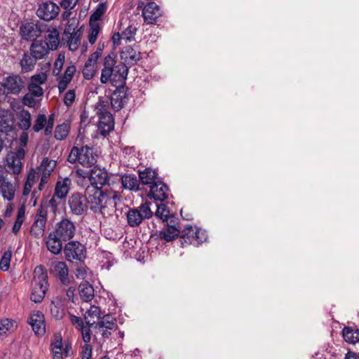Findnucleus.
Returning a JSON list of instances; mask_svg holds the SVG:
<instances>
[{
  "label": "nucleus",
  "mask_w": 359,
  "mask_h": 359,
  "mask_svg": "<svg viewBox=\"0 0 359 359\" xmlns=\"http://www.w3.org/2000/svg\"><path fill=\"white\" fill-rule=\"evenodd\" d=\"M0 85L4 88V94L18 95L25 87V81L19 74H11L3 79Z\"/></svg>",
  "instance_id": "nucleus-7"
},
{
  "label": "nucleus",
  "mask_w": 359,
  "mask_h": 359,
  "mask_svg": "<svg viewBox=\"0 0 359 359\" xmlns=\"http://www.w3.org/2000/svg\"><path fill=\"white\" fill-rule=\"evenodd\" d=\"M180 229L177 228H165L164 230L160 231L158 235V238L164 240L166 242H171L177 237H180Z\"/></svg>",
  "instance_id": "nucleus-33"
},
{
  "label": "nucleus",
  "mask_w": 359,
  "mask_h": 359,
  "mask_svg": "<svg viewBox=\"0 0 359 359\" xmlns=\"http://www.w3.org/2000/svg\"><path fill=\"white\" fill-rule=\"evenodd\" d=\"M28 90L31 95L35 97H41L43 94V88L40 86L29 83Z\"/></svg>",
  "instance_id": "nucleus-58"
},
{
  "label": "nucleus",
  "mask_w": 359,
  "mask_h": 359,
  "mask_svg": "<svg viewBox=\"0 0 359 359\" xmlns=\"http://www.w3.org/2000/svg\"><path fill=\"white\" fill-rule=\"evenodd\" d=\"M68 204L71 212L75 215L86 214L89 206L87 195L84 196L80 193L73 194L69 198Z\"/></svg>",
  "instance_id": "nucleus-8"
},
{
  "label": "nucleus",
  "mask_w": 359,
  "mask_h": 359,
  "mask_svg": "<svg viewBox=\"0 0 359 359\" xmlns=\"http://www.w3.org/2000/svg\"><path fill=\"white\" fill-rule=\"evenodd\" d=\"M37 60L28 52H25L20 61L22 73H27L35 68Z\"/></svg>",
  "instance_id": "nucleus-26"
},
{
  "label": "nucleus",
  "mask_w": 359,
  "mask_h": 359,
  "mask_svg": "<svg viewBox=\"0 0 359 359\" xmlns=\"http://www.w3.org/2000/svg\"><path fill=\"white\" fill-rule=\"evenodd\" d=\"M25 217V208L24 206L20 207L18 210L17 218L15 221L13 226L12 228V232L14 234H18L20 231L22 224L24 222Z\"/></svg>",
  "instance_id": "nucleus-39"
},
{
  "label": "nucleus",
  "mask_w": 359,
  "mask_h": 359,
  "mask_svg": "<svg viewBox=\"0 0 359 359\" xmlns=\"http://www.w3.org/2000/svg\"><path fill=\"white\" fill-rule=\"evenodd\" d=\"M86 194L88 197L89 208L94 213L104 214L108 209H116L117 201H120L118 193L108 189H91L87 187Z\"/></svg>",
  "instance_id": "nucleus-1"
},
{
  "label": "nucleus",
  "mask_w": 359,
  "mask_h": 359,
  "mask_svg": "<svg viewBox=\"0 0 359 359\" xmlns=\"http://www.w3.org/2000/svg\"><path fill=\"white\" fill-rule=\"evenodd\" d=\"M46 122H47L46 116L43 114H39L37 116L36 119L33 126L34 131L38 133L40 130H41L43 128L46 127Z\"/></svg>",
  "instance_id": "nucleus-48"
},
{
  "label": "nucleus",
  "mask_w": 359,
  "mask_h": 359,
  "mask_svg": "<svg viewBox=\"0 0 359 359\" xmlns=\"http://www.w3.org/2000/svg\"><path fill=\"white\" fill-rule=\"evenodd\" d=\"M55 166V161L50 160L48 158H44L41 165L38 167L39 173L50 177L51 172L54 170Z\"/></svg>",
  "instance_id": "nucleus-35"
},
{
  "label": "nucleus",
  "mask_w": 359,
  "mask_h": 359,
  "mask_svg": "<svg viewBox=\"0 0 359 359\" xmlns=\"http://www.w3.org/2000/svg\"><path fill=\"white\" fill-rule=\"evenodd\" d=\"M100 312L101 311L100 307L96 306H91L84 315V318L87 325H89V327H92L95 323V321L91 322V320L88 319L89 318L97 317V319L100 320L101 318Z\"/></svg>",
  "instance_id": "nucleus-37"
},
{
  "label": "nucleus",
  "mask_w": 359,
  "mask_h": 359,
  "mask_svg": "<svg viewBox=\"0 0 359 359\" xmlns=\"http://www.w3.org/2000/svg\"><path fill=\"white\" fill-rule=\"evenodd\" d=\"M65 259L70 262H83L86 257V247L79 241H69L64 247Z\"/></svg>",
  "instance_id": "nucleus-3"
},
{
  "label": "nucleus",
  "mask_w": 359,
  "mask_h": 359,
  "mask_svg": "<svg viewBox=\"0 0 359 359\" xmlns=\"http://www.w3.org/2000/svg\"><path fill=\"white\" fill-rule=\"evenodd\" d=\"M169 188L166 184L161 180L156 181L150 186L148 197L155 201H164L168 198Z\"/></svg>",
  "instance_id": "nucleus-13"
},
{
  "label": "nucleus",
  "mask_w": 359,
  "mask_h": 359,
  "mask_svg": "<svg viewBox=\"0 0 359 359\" xmlns=\"http://www.w3.org/2000/svg\"><path fill=\"white\" fill-rule=\"evenodd\" d=\"M149 203L145 202L138 208H130L126 212L127 223L130 227L140 226L144 219L152 217L154 213L149 207Z\"/></svg>",
  "instance_id": "nucleus-2"
},
{
  "label": "nucleus",
  "mask_w": 359,
  "mask_h": 359,
  "mask_svg": "<svg viewBox=\"0 0 359 359\" xmlns=\"http://www.w3.org/2000/svg\"><path fill=\"white\" fill-rule=\"evenodd\" d=\"M137 31V29L134 26H128L123 32V35L126 36L127 40L130 39L134 36Z\"/></svg>",
  "instance_id": "nucleus-64"
},
{
  "label": "nucleus",
  "mask_w": 359,
  "mask_h": 359,
  "mask_svg": "<svg viewBox=\"0 0 359 359\" xmlns=\"http://www.w3.org/2000/svg\"><path fill=\"white\" fill-rule=\"evenodd\" d=\"M48 44L46 41L34 40L30 46V54L37 60L44 57L48 53Z\"/></svg>",
  "instance_id": "nucleus-20"
},
{
  "label": "nucleus",
  "mask_w": 359,
  "mask_h": 359,
  "mask_svg": "<svg viewBox=\"0 0 359 359\" xmlns=\"http://www.w3.org/2000/svg\"><path fill=\"white\" fill-rule=\"evenodd\" d=\"M100 108L97 111L99 116L98 130L102 136L108 135L114 130V120L111 114L105 109L103 101L99 102Z\"/></svg>",
  "instance_id": "nucleus-4"
},
{
  "label": "nucleus",
  "mask_w": 359,
  "mask_h": 359,
  "mask_svg": "<svg viewBox=\"0 0 359 359\" xmlns=\"http://www.w3.org/2000/svg\"><path fill=\"white\" fill-rule=\"evenodd\" d=\"M116 55L111 53L107 55L103 62L104 68L102 70L100 81L102 83H107L111 76H113L114 69L116 65Z\"/></svg>",
  "instance_id": "nucleus-17"
},
{
  "label": "nucleus",
  "mask_w": 359,
  "mask_h": 359,
  "mask_svg": "<svg viewBox=\"0 0 359 359\" xmlns=\"http://www.w3.org/2000/svg\"><path fill=\"white\" fill-rule=\"evenodd\" d=\"M78 266L75 270V276L78 279H85L87 276V266L83 262H79Z\"/></svg>",
  "instance_id": "nucleus-49"
},
{
  "label": "nucleus",
  "mask_w": 359,
  "mask_h": 359,
  "mask_svg": "<svg viewBox=\"0 0 359 359\" xmlns=\"http://www.w3.org/2000/svg\"><path fill=\"white\" fill-rule=\"evenodd\" d=\"M29 323L37 336H43L46 332L45 318L42 312L37 311L30 315Z\"/></svg>",
  "instance_id": "nucleus-19"
},
{
  "label": "nucleus",
  "mask_w": 359,
  "mask_h": 359,
  "mask_svg": "<svg viewBox=\"0 0 359 359\" xmlns=\"http://www.w3.org/2000/svg\"><path fill=\"white\" fill-rule=\"evenodd\" d=\"M344 340L349 344H355L359 341V330L352 327H344L342 330Z\"/></svg>",
  "instance_id": "nucleus-31"
},
{
  "label": "nucleus",
  "mask_w": 359,
  "mask_h": 359,
  "mask_svg": "<svg viewBox=\"0 0 359 359\" xmlns=\"http://www.w3.org/2000/svg\"><path fill=\"white\" fill-rule=\"evenodd\" d=\"M62 241V238L51 231L46 238L47 249L53 255H59L63 248Z\"/></svg>",
  "instance_id": "nucleus-22"
},
{
  "label": "nucleus",
  "mask_w": 359,
  "mask_h": 359,
  "mask_svg": "<svg viewBox=\"0 0 359 359\" xmlns=\"http://www.w3.org/2000/svg\"><path fill=\"white\" fill-rule=\"evenodd\" d=\"M196 238V243H194L195 246H197L203 242L206 241L208 239V235L205 231L202 230L201 229H196V233L194 236Z\"/></svg>",
  "instance_id": "nucleus-52"
},
{
  "label": "nucleus",
  "mask_w": 359,
  "mask_h": 359,
  "mask_svg": "<svg viewBox=\"0 0 359 359\" xmlns=\"http://www.w3.org/2000/svg\"><path fill=\"white\" fill-rule=\"evenodd\" d=\"M13 321L6 318L0 321V337L6 334L13 327Z\"/></svg>",
  "instance_id": "nucleus-54"
},
{
  "label": "nucleus",
  "mask_w": 359,
  "mask_h": 359,
  "mask_svg": "<svg viewBox=\"0 0 359 359\" xmlns=\"http://www.w3.org/2000/svg\"><path fill=\"white\" fill-rule=\"evenodd\" d=\"M157 172L150 168H145L143 171H139V182L143 185H153V183L158 180Z\"/></svg>",
  "instance_id": "nucleus-24"
},
{
  "label": "nucleus",
  "mask_w": 359,
  "mask_h": 359,
  "mask_svg": "<svg viewBox=\"0 0 359 359\" xmlns=\"http://www.w3.org/2000/svg\"><path fill=\"white\" fill-rule=\"evenodd\" d=\"M42 32L41 23L38 21H26L20 27V35L23 40L30 41L40 36Z\"/></svg>",
  "instance_id": "nucleus-10"
},
{
  "label": "nucleus",
  "mask_w": 359,
  "mask_h": 359,
  "mask_svg": "<svg viewBox=\"0 0 359 359\" xmlns=\"http://www.w3.org/2000/svg\"><path fill=\"white\" fill-rule=\"evenodd\" d=\"M76 229V226L73 222L67 218H63L55 224L53 231L64 242H67L74 238Z\"/></svg>",
  "instance_id": "nucleus-6"
},
{
  "label": "nucleus",
  "mask_w": 359,
  "mask_h": 359,
  "mask_svg": "<svg viewBox=\"0 0 359 359\" xmlns=\"http://www.w3.org/2000/svg\"><path fill=\"white\" fill-rule=\"evenodd\" d=\"M81 32L80 29H78L76 32H73V33L69 36H66L70 50L75 51L78 49L81 40Z\"/></svg>",
  "instance_id": "nucleus-36"
},
{
  "label": "nucleus",
  "mask_w": 359,
  "mask_h": 359,
  "mask_svg": "<svg viewBox=\"0 0 359 359\" xmlns=\"http://www.w3.org/2000/svg\"><path fill=\"white\" fill-rule=\"evenodd\" d=\"M197 228L193 227L191 225H187L182 231H180V238L181 245L186 244L194 245L196 243L195 235L196 233Z\"/></svg>",
  "instance_id": "nucleus-25"
},
{
  "label": "nucleus",
  "mask_w": 359,
  "mask_h": 359,
  "mask_svg": "<svg viewBox=\"0 0 359 359\" xmlns=\"http://www.w3.org/2000/svg\"><path fill=\"white\" fill-rule=\"evenodd\" d=\"M46 293H43V292H41L39 290H37V288H34L30 295V299L35 302V303H39L41 302L44 297Z\"/></svg>",
  "instance_id": "nucleus-56"
},
{
  "label": "nucleus",
  "mask_w": 359,
  "mask_h": 359,
  "mask_svg": "<svg viewBox=\"0 0 359 359\" xmlns=\"http://www.w3.org/2000/svg\"><path fill=\"white\" fill-rule=\"evenodd\" d=\"M50 310L51 315L56 319H62L65 315V309L59 304H55L54 302H51Z\"/></svg>",
  "instance_id": "nucleus-46"
},
{
  "label": "nucleus",
  "mask_w": 359,
  "mask_h": 359,
  "mask_svg": "<svg viewBox=\"0 0 359 359\" xmlns=\"http://www.w3.org/2000/svg\"><path fill=\"white\" fill-rule=\"evenodd\" d=\"M69 125L65 123L57 126L55 130V139L57 140H65L69 134Z\"/></svg>",
  "instance_id": "nucleus-40"
},
{
  "label": "nucleus",
  "mask_w": 359,
  "mask_h": 359,
  "mask_svg": "<svg viewBox=\"0 0 359 359\" xmlns=\"http://www.w3.org/2000/svg\"><path fill=\"white\" fill-rule=\"evenodd\" d=\"M97 327L100 328H106L107 330H116L118 327L116 319H111L110 321H98Z\"/></svg>",
  "instance_id": "nucleus-51"
},
{
  "label": "nucleus",
  "mask_w": 359,
  "mask_h": 359,
  "mask_svg": "<svg viewBox=\"0 0 359 359\" xmlns=\"http://www.w3.org/2000/svg\"><path fill=\"white\" fill-rule=\"evenodd\" d=\"M76 21V20H74L72 22H68L62 34L63 38L72 34L73 32H76L75 29L78 24V22Z\"/></svg>",
  "instance_id": "nucleus-59"
},
{
  "label": "nucleus",
  "mask_w": 359,
  "mask_h": 359,
  "mask_svg": "<svg viewBox=\"0 0 359 359\" xmlns=\"http://www.w3.org/2000/svg\"><path fill=\"white\" fill-rule=\"evenodd\" d=\"M15 119L14 113L8 109L0 108V132L1 134L5 133L4 136L7 135V133L13 130Z\"/></svg>",
  "instance_id": "nucleus-15"
},
{
  "label": "nucleus",
  "mask_w": 359,
  "mask_h": 359,
  "mask_svg": "<svg viewBox=\"0 0 359 359\" xmlns=\"http://www.w3.org/2000/svg\"><path fill=\"white\" fill-rule=\"evenodd\" d=\"M69 183L70 180L67 177L65 178L62 181H58L55 185L54 196L60 199L66 197L69 191L68 185Z\"/></svg>",
  "instance_id": "nucleus-32"
},
{
  "label": "nucleus",
  "mask_w": 359,
  "mask_h": 359,
  "mask_svg": "<svg viewBox=\"0 0 359 359\" xmlns=\"http://www.w3.org/2000/svg\"><path fill=\"white\" fill-rule=\"evenodd\" d=\"M121 57L124 58L125 62H127L130 65H133L140 60L141 56L139 51L128 46L122 52Z\"/></svg>",
  "instance_id": "nucleus-27"
},
{
  "label": "nucleus",
  "mask_w": 359,
  "mask_h": 359,
  "mask_svg": "<svg viewBox=\"0 0 359 359\" xmlns=\"http://www.w3.org/2000/svg\"><path fill=\"white\" fill-rule=\"evenodd\" d=\"M59 32L56 28H52L48 29V34L46 36L48 47L50 50H56L60 43Z\"/></svg>",
  "instance_id": "nucleus-34"
},
{
  "label": "nucleus",
  "mask_w": 359,
  "mask_h": 359,
  "mask_svg": "<svg viewBox=\"0 0 359 359\" xmlns=\"http://www.w3.org/2000/svg\"><path fill=\"white\" fill-rule=\"evenodd\" d=\"M69 319L71 323L79 330H83L84 327V323L81 317L76 316L74 315L70 314Z\"/></svg>",
  "instance_id": "nucleus-62"
},
{
  "label": "nucleus",
  "mask_w": 359,
  "mask_h": 359,
  "mask_svg": "<svg viewBox=\"0 0 359 359\" xmlns=\"http://www.w3.org/2000/svg\"><path fill=\"white\" fill-rule=\"evenodd\" d=\"M127 99L126 90L123 86L117 88L111 96V107L116 110H121Z\"/></svg>",
  "instance_id": "nucleus-21"
},
{
  "label": "nucleus",
  "mask_w": 359,
  "mask_h": 359,
  "mask_svg": "<svg viewBox=\"0 0 359 359\" xmlns=\"http://www.w3.org/2000/svg\"><path fill=\"white\" fill-rule=\"evenodd\" d=\"M156 207L157 209L154 213L155 216L164 222L165 219L170 215V211L167 205L164 203H160L157 205Z\"/></svg>",
  "instance_id": "nucleus-47"
},
{
  "label": "nucleus",
  "mask_w": 359,
  "mask_h": 359,
  "mask_svg": "<svg viewBox=\"0 0 359 359\" xmlns=\"http://www.w3.org/2000/svg\"><path fill=\"white\" fill-rule=\"evenodd\" d=\"M60 11V6L53 1H44L39 4L36 15L45 21L55 19Z\"/></svg>",
  "instance_id": "nucleus-11"
},
{
  "label": "nucleus",
  "mask_w": 359,
  "mask_h": 359,
  "mask_svg": "<svg viewBox=\"0 0 359 359\" xmlns=\"http://www.w3.org/2000/svg\"><path fill=\"white\" fill-rule=\"evenodd\" d=\"M107 9L106 3L98 4L95 11L90 15L89 23H100L98 21L102 18Z\"/></svg>",
  "instance_id": "nucleus-38"
},
{
  "label": "nucleus",
  "mask_w": 359,
  "mask_h": 359,
  "mask_svg": "<svg viewBox=\"0 0 359 359\" xmlns=\"http://www.w3.org/2000/svg\"><path fill=\"white\" fill-rule=\"evenodd\" d=\"M79 163L86 168H91L97 163V155L92 147L82 146L79 148Z\"/></svg>",
  "instance_id": "nucleus-18"
},
{
  "label": "nucleus",
  "mask_w": 359,
  "mask_h": 359,
  "mask_svg": "<svg viewBox=\"0 0 359 359\" xmlns=\"http://www.w3.org/2000/svg\"><path fill=\"white\" fill-rule=\"evenodd\" d=\"M177 220L178 219L175 215H170L166 219H165L164 222H166L167 228H177L180 229V226Z\"/></svg>",
  "instance_id": "nucleus-57"
},
{
  "label": "nucleus",
  "mask_w": 359,
  "mask_h": 359,
  "mask_svg": "<svg viewBox=\"0 0 359 359\" xmlns=\"http://www.w3.org/2000/svg\"><path fill=\"white\" fill-rule=\"evenodd\" d=\"M34 273H41V274L38 276L37 280H35L37 282V286L39 287V290L41 292H43L46 293L48 290V276L46 271L43 265H39L35 268Z\"/></svg>",
  "instance_id": "nucleus-28"
},
{
  "label": "nucleus",
  "mask_w": 359,
  "mask_h": 359,
  "mask_svg": "<svg viewBox=\"0 0 359 359\" xmlns=\"http://www.w3.org/2000/svg\"><path fill=\"white\" fill-rule=\"evenodd\" d=\"M48 211L42 205L37 209L34 221L31 226L30 233L36 238L43 236L47 222Z\"/></svg>",
  "instance_id": "nucleus-5"
},
{
  "label": "nucleus",
  "mask_w": 359,
  "mask_h": 359,
  "mask_svg": "<svg viewBox=\"0 0 359 359\" xmlns=\"http://www.w3.org/2000/svg\"><path fill=\"white\" fill-rule=\"evenodd\" d=\"M19 126L23 130H28L31 126V114L28 111L22 110L20 114Z\"/></svg>",
  "instance_id": "nucleus-44"
},
{
  "label": "nucleus",
  "mask_w": 359,
  "mask_h": 359,
  "mask_svg": "<svg viewBox=\"0 0 359 359\" xmlns=\"http://www.w3.org/2000/svg\"><path fill=\"white\" fill-rule=\"evenodd\" d=\"M81 356L82 359H91V358H92V346L90 344H85L82 346Z\"/></svg>",
  "instance_id": "nucleus-60"
},
{
  "label": "nucleus",
  "mask_w": 359,
  "mask_h": 359,
  "mask_svg": "<svg viewBox=\"0 0 359 359\" xmlns=\"http://www.w3.org/2000/svg\"><path fill=\"white\" fill-rule=\"evenodd\" d=\"M142 16L144 22L147 24H155L156 20L161 16L159 6L154 1L147 3L142 10Z\"/></svg>",
  "instance_id": "nucleus-16"
},
{
  "label": "nucleus",
  "mask_w": 359,
  "mask_h": 359,
  "mask_svg": "<svg viewBox=\"0 0 359 359\" xmlns=\"http://www.w3.org/2000/svg\"><path fill=\"white\" fill-rule=\"evenodd\" d=\"M90 29L88 35V41L90 44H94L97 39L98 34L101 30L100 23H89Z\"/></svg>",
  "instance_id": "nucleus-42"
},
{
  "label": "nucleus",
  "mask_w": 359,
  "mask_h": 359,
  "mask_svg": "<svg viewBox=\"0 0 359 359\" xmlns=\"http://www.w3.org/2000/svg\"><path fill=\"white\" fill-rule=\"evenodd\" d=\"M75 92L74 90H69L65 95L64 103L66 106L69 107L74 102Z\"/></svg>",
  "instance_id": "nucleus-61"
},
{
  "label": "nucleus",
  "mask_w": 359,
  "mask_h": 359,
  "mask_svg": "<svg viewBox=\"0 0 359 359\" xmlns=\"http://www.w3.org/2000/svg\"><path fill=\"white\" fill-rule=\"evenodd\" d=\"M89 182L91 189H102L103 186L109 183L108 173L97 166H94L90 169V174L89 175Z\"/></svg>",
  "instance_id": "nucleus-12"
},
{
  "label": "nucleus",
  "mask_w": 359,
  "mask_h": 359,
  "mask_svg": "<svg viewBox=\"0 0 359 359\" xmlns=\"http://www.w3.org/2000/svg\"><path fill=\"white\" fill-rule=\"evenodd\" d=\"M25 156V151L23 148H18L16 151L9 152L6 156L8 170L15 175L20 173Z\"/></svg>",
  "instance_id": "nucleus-9"
},
{
  "label": "nucleus",
  "mask_w": 359,
  "mask_h": 359,
  "mask_svg": "<svg viewBox=\"0 0 359 359\" xmlns=\"http://www.w3.org/2000/svg\"><path fill=\"white\" fill-rule=\"evenodd\" d=\"M12 257V248L10 246L2 255L0 261V269L6 271L10 268V263Z\"/></svg>",
  "instance_id": "nucleus-43"
},
{
  "label": "nucleus",
  "mask_w": 359,
  "mask_h": 359,
  "mask_svg": "<svg viewBox=\"0 0 359 359\" xmlns=\"http://www.w3.org/2000/svg\"><path fill=\"white\" fill-rule=\"evenodd\" d=\"M121 183L125 189H128L132 191H138L140 189L139 187V179H137L135 175L130 174L123 175L121 177Z\"/></svg>",
  "instance_id": "nucleus-29"
},
{
  "label": "nucleus",
  "mask_w": 359,
  "mask_h": 359,
  "mask_svg": "<svg viewBox=\"0 0 359 359\" xmlns=\"http://www.w3.org/2000/svg\"><path fill=\"white\" fill-rule=\"evenodd\" d=\"M50 272L53 273L62 285H68L71 283L69 277V269L65 262L56 261L51 264Z\"/></svg>",
  "instance_id": "nucleus-14"
},
{
  "label": "nucleus",
  "mask_w": 359,
  "mask_h": 359,
  "mask_svg": "<svg viewBox=\"0 0 359 359\" xmlns=\"http://www.w3.org/2000/svg\"><path fill=\"white\" fill-rule=\"evenodd\" d=\"M0 193L4 200L11 201L13 200L15 194V186L6 178L0 182Z\"/></svg>",
  "instance_id": "nucleus-23"
},
{
  "label": "nucleus",
  "mask_w": 359,
  "mask_h": 359,
  "mask_svg": "<svg viewBox=\"0 0 359 359\" xmlns=\"http://www.w3.org/2000/svg\"><path fill=\"white\" fill-rule=\"evenodd\" d=\"M47 79V75L46 73H41L33 75L30 79L31 84L40 86L46 82Z\"/></svg>",
  "instance_id": "nucleus-50"
},
{
  "label": "nucleus",
  "mask_w": 359,
  "mask_h": 359,
  "mask_svg": "<svg viewBox=\"0 0 359 359\" xmlns=\"http://www.w3.org/2000/svg\"><path fill=\"white\" fill-rule=\"evenodd\" d=\"M70 79L62 76L58 82L57 88L60 93L64 92L67 88L68 84L70 83Z\"/></svg>",
  "instance_id": "nucleus-63"
},
{
  "label": "nucleus",
  "mask_w": 359,
  "mask_h": 359,
  "mask_svg": "<svg viewBox=\"0 0 359 359\" xmlns=\"http://www.w3.org/2000/svg\"><path fill=\"white\" fill-rule=\"evenodd\" d=\"M79 294L84 302H88L94 297V289L88 282H82L79 285Z\"/></svg>",
  "instance_id": "nucleus-30"
},
{
  "label": "nucleus",
  "mask_w": 359,
  "mask_h": 359,
  "mask_svg": "<svg viewBox=\"0 0 359 359\" xmlns=\"http://www.w3.org/2000/svg\"><path fill=\"white\" fill-rule=\"evenodd\" d=\"M96 66L97 65L94 64H88V62H86L82 70L83 76L85 79L90 80L93 79L96 72Z\"/></svg>",
  "instance_id": "nucleus-45"
},
{
  "label": "nucleus",
  "mask_w": 359,
  "mask_h": 359,
  "mask_svg": "<svg viewBox=\"0 0 359 359\" xmlns=\"http://www.w3.org/2000/svg\"><path fill=\"white\" fill-rule=\"evenodd\" d=\"M79 147L74 146L71 149L67 161L71 163H75L76 162L79 163Z\"/></svg>",
  "instance_id": "nucleus-53"
},
{
  "label": "nucleus",
  "mask_w": 359,
  "mask_h": 359,
  "mask_svg": "<svg viewBox=\"0 0 359 359\" xmlns=\"http://www.w3.org/2000/svg\"><path fill=\"white\" fill-rule=\"evenodd\" d=\"M54 122H55V115L54 114H51L49 115L48 118H47V122L46 124V127L44 129V135H48L52 133L53 128L54 126Z\"/></svg>",
  "instance_id": "nucleus-55"
},
{
  "label": "nucleus",
  "mask_w": 359,
  "mask_h": 359,
  "mask_svg": "<svg viewBox=\"0 0 359 359\" xmlns=\"http://www.w3.org/2000/svg\"><path fill=\"white\" fill-rule=\"evenodd\" d=\"M128 74V67L124 62H120L115 66L113 75L118 80H126Z\"/></svg>",
  "instance_id": "nucleus-41"
}]
</instances>
